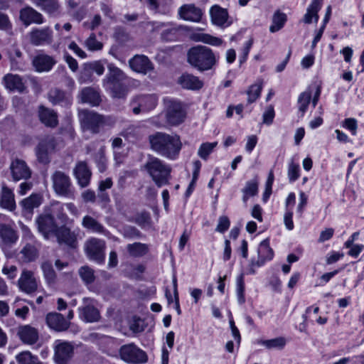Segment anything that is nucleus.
Returning a JSON list of instances; mask_svg holds the SVG:
<instances>
[{"label":"nucleus","mask_w":364,"mask_h":364,"mask_svg":"<svg viewBox=\"0 0 364 364\" xmlns=\"http://www.w3.org/2000/svg\"><path fill=\"white\" fill-rule=\"evenodd\" d=\"M3 82L6 88L9 90H18L21 92L24 89L22 80L18 75L11 73L6 74L3 77Z\"/></svg>","instance_id":"nucleus-34"},{"label":"nucleus","mask_w":364,"mask_h":364,"mask_svg":"<svg viewBox=\"0 0 364 364\" xmlns=\"http://www.w3.org/2000/svg\"><path fill=\"white\" fill-rule=\"evenodd\" d=\"M89 68L98 75H102L105 72L104 65L101 61H95L89 65Z\"/></svg>","instance_id":"nucleus-63"},{"label":"nucleus","mask_w":364,"mask_h":364,"mask_svg":"<svg viewBox=\"0 0 364 364\" xmlns=\"http://www.w3.org/2000/svg\"><path fill=\"white\" fill-rule=\"evenodd\" d=\"M299 164H294L293 161L289 165L288 168V177L290 181H295L299 177Z\"/></svg>","instance_id":"nucleus-58"},{"label":"nucleus","mask_w":364,"mask_h":364,"mask_svg":"<svg viewBox=\"0 0 364 364\" xmlns=\"http://www.w3.org/2000/svg\"><path fill=\"white\" fill-rule=\"evenodd\" d=\"M210 15L213 23L218 26H223L226 23L228 17L226 9L221 8L218 5H214L211 7Z\"/></svg>","instance_id":"nucleus-31"},{"label":"nucleus","mask_w":364,"mask_h":364,"mask_svg":"<svg viewBox=\"0 0 364 364\" xmlns=\"http://www.w3.org/2000/svg\"><path fill=\"white\" fill-rule=\"evenodd\" d=\"M311 98V93L309 91L303 92L299 95L298 98V109L301 117H303L306 112Z\"/></svg>","instance_id":"nucleus-44"},{"label":"nucleus","mask_w":364,"mask_h":364,"mask_svg":"<svg viewBox=\"0 0 364 364\" xmlns=\"http://www.w3.org/2000/svg\"><path fill=\"white\" fill-rule=\"evenodd\" d=\"M17 335L26 344L33 345L38 340V331L30 325H22L18 328Z\"/></svg>","instance_id":"nucleus-19"},{"label":"nucleus","mask_w":364,"mask_h":364,"mask_svg":"<svg viewBox=\"0 0 364 364\" xmlns=\"http://www.w3.org/2000/svg\"><path fill=\"white\" fill-rule=\"evenodd\" d=\"M54 360L57 364H68L74 355V346L71 342L56 340L54 343Z\"/></svg>","instance_id":"nucleus-7"},{"label":"nucleus","mask_w":364,"mask_h":364,"mask_svg":"<svg viewBox=\"0 0 364 364\" xmlns=\"http://www.w3.org/2000/svg\"><path fill=\"white\" fill-rule=\"evenodd\" d=\"M81 125L83 129L89 130L96 134L100 132V127L105 123L103 116L87 109L79 112Z\"/></svg>","instance_id":"nucleus-8"},{"label":"nucleus","mask_w":364,"mask_h":364,"mask_svg":"<svg viewBox=\"0 0 364 364\" xmlns=\"http://www.w3.org/2000/svg\"><path fill=\"white\" fill-rule=\"evenodd\" d=\"M74 175L82 188L89 185L92 173L85 162L77 163L74 168Z\"/></svg>","instance_id":"nucleus-23"},{"label":"nucleus","mask_w":364,"mask_h":364,"mask_svg":"<svg viewBox=\"0 0 364 364\" xmlns=\"http://www.w3.org/2000/svg\"><path fill=\"white\" fill-rule=\"evenodd\" d=\"M105 242L103 240L91 237L85 241L84 250L90 260L102 263L105 259Z\"/></svg>","instance_id":"nucleus-6"},{"label":"nucleus","mask_w":364,"mask_h":364,"mask_svg":"<svg viewBox=\"0 0 364 364\" xmlns=\"http://www.w3.org/2000/svg\"><path fill=\"white\" fill-rule=\"evenodd\" d=\"M79 312L80 317L86 322L97 321L100 317L99 311L90 304L79 308Z\"/></svg>","instance_id":"nucleus-32"},{"label":"nucleus","mask_w":364,"mask_h":364,"mask_svg":"<svg viewBox=\"0 0 364 364\" xmlns=\"http://www.w3.org/2000/svg\"><path fill=\"white\" fill-rule=\"evenodd\" d=\"M55 148L54 140L53 138H48L41 141L38 145L36 153L38 160L43 164L49 162V153Z\"/></svg>","instance_id":"nucleus-22"},{"label":"nucleus","mask_w":364,"mask_h":364,"mask_svg":"<svg viewBox=\"0 0 364 364\" xmlns=\"http://www.w3.org/2000/svg\"><path fill=\"white\" fill-rule=\"evenodd\" d=\"M11 28V23L9 18V16L0 12V30L9 31Z\"/></svg>","instance_id":"nucleus-62"},{"label":"nucleus","mask_w":364,"mask_h":364,"mask_svg":"<svg viewBox=\"0 0 364 364\" xmlns=\"http://www.w3.org/2000/svg\"><path fill=\"white\" fill-rule=\"evenodd\" d=\"M41 269L46 281L50 284L54 283L56 274L53 268L52 264L49 262H45L41 264Z\"/></svg>","instance_id":"nucleus-51"},{"label":"nucleus","mask_w":364,"mask_h":364,"mask_svg":"<svg viewBox=\"0 0 364 364\" xmlns=\"http://www.w3.org/2000/svg\"><path fill=\"white\" fill-rule=\"evenodd\" d=\"M29 38L31 43L36 46L50 44L53 41V31L49 27L33 28L29 33Z\"/></svg>","instance_id":"nucleus-12"},{"label":"nucleus","mask_w":364,"mask_h":364,"mask_svg":"<svg viewBox=\"0 0 364 364\" xmlns=\"http://www.w3.org/2000/svg\"><path fill=\"white\" fill-rule=\"evenodd\" d=\"M178 83L184 89L199 90L203 86V82L198 77L189 74L183 73L178 79Z\"/></svg>","instance_id":"nucleus-26"},{"label":"nucleus","mask_w":364,"mask_h":364,"mask_svg":"<svg viewBox=\"0 0 364 364\" xmlns=\"http://www.w3.org/2000/svg\"><path fill=\"white\" fill-rule=\"evenodd\" d=\"M262 89V80H257L255 84L250 86L247 91L248 103L251 104L257 100V99L260 96Z\"/></svg>","instance_id":"nucleus-43"},{"label":"nucleus","mask_w":364,"mask_h":364,"mask_svg":"<svg viewBox=\"0 0 364 364\" xmlns=\"http://www.w3.org/2000/svg\"><path fill=\"white\" fill-rule=\"evenodd\" d=\"M38 229L45 238H48L50 234H55L58 227L54 221L53 215L50 213L41 215L36 220Z\"/></svg>","instance_id":"nucleus-11"},{"label":"nucleus","mask_w":364,"mask_h":364,"mask_svg":"<svg viewBox=\"0 0 364 364\" xmlns=\"http://www.w3.org/2000/svg\"><path fill=\"white\" fill-rule=\"evenodd\" d=\"M178 30L176 28H169L161 33V38L166 41H175L177 37Z\"/></svg>","instance_id":"nucleus-60"},{"label":"nucleus","mask_w":364,"mask_h":364,"mask_svg":"<svg viewBox=\"0 0 364 364\" xmlns=\"http://www.w3.org/2000/svg\"><path fill=\"white\" fill-rule=\"evenodd\" d=\"M0 205L5 209L10 211L16 208V202L14 199V194L11 189L6 186H3L0 197Z\"/></svg>","instance_id":"nucleus-27"},{"label":"nucleus","mask_w":364,"mask_h":364,"mask_svg":"<svg viewBox=\"0 0 364 364\" xmlns=\"http://www.w3.org/2000/svg\"><path fill=\"white\" fill-rule=\"evenodd\" d=\"M105 87L110 92L112 97L114 98H124L128 92V88L124 84L123 81L114 83Z\"/></svg>","instance_id":"nucleus-39"},{"label":"nucleus","mask_w":364,"mask_h":364,"mask_svg":"<svg viewBox=\"0 0 364 364\" xmlns=\"http://www.w3.org/2000/svg\"><path fill=\"white\" fill-rule=\"evenodd\" d=\"M41 200L42 198L39 194H33L30 197L23 200L21 203L24 208L32 210L41 205Z\"/></svg>","instance_id":"nucleus-49"},{"label":"nucleus","mask_w":364,"mask_h":364,"mask_svg":"<svg viewBox=\"0 0 364 364\" xmlns=\"http://www.w3.org/2000/svg\"><path fill=\"white\" fill-rule=\"evenodd\" d=\"M144 168L157 187L168 183L171 168L159 158L149 157L144 164Z\"/></svg>","instance_id":"nucleus-3"},{"label":"nucleus","mask_w":364,"mask_h":364,"mask_svg":"<svg viewBox=\"0 0 364 364\" xmlns=\"http://www.w3.org/2000/svg\"><path fill=\"white\" fill-rule=\"evenodd\" d=\"M55 235L60 244H65L71 248H75L77 245V236L75 232L65 227L58 228Z\"/></svg>","instance_id":"nucleus-21"},{"label":"nucleus","mask_w":364,"mask_h":364,"mask_svg":"<svg viewBox=\"0 0 364 364\" xmlns=\"http://www.w3.org/2000/svg\"><path fill=\"white\" fill-rule=\"evenodd\" d=\"M287 21V16L284 14L280 12H276L272 18V24L269 27V31L272 33H274L280 30L284 25Z\"/></svg>","instance_id":"nucleus-46"},{"label":"nucleus","mask_w":364,"mask_h":364,"mask_svg":"<svg viewBox=\"0 0 364 364\" xmlns=\"http://www.w3.org/2000/svg\"><path fill=\"white\" fill-rule=\"evenodd\" d=\"M217 142H206L202 144L198 150V155L203 160H207L208 156L212 153L215 147L217 146Z\"/></svg>","instance_id":"nucleus-50"},{"label":"nucleus","mask_w":364,"mask_h":364,"mask_svg":"<svg viewBox=\"0 0 364 364\" xmlns=\"http://www.w3.org/2000/svg\"><path fill=\"white\" fill-rule=\"evenodd\" d=\"M20 289L27 294H31L37 289L38 284L31 271L24 269L18 279Z\"/></svg>","instance_id":"nucleus-16"},{"label":"nucleus","mask_w":364,"mask_h":364,"mask_svg":"<svg viewBox=\"0 0 364 364\" xmlns=\"http://www.w3.org/2000/svg\"><path fill=\"white\" fill-rule=\"evenodd\" d=\"M130 68L134 72L147 74L153 70L154 65L150 60L144 55H136L129 60Z\"/></svg>","instance_id":"nucleus-15"},{"label":"nucleus","mask_w":364,"mask_h":364,"mask_svg":"<svg viewBox=\"0 0 364 364\" xmlns=\"http://www.w3.org/2000/svg\"><path fill=\"white\" fill-rule=\"evenodd\" d=\"M20 19L26 26L31 23L41 24L43 23L42 14L30 6L21 9Z\"/></svg>","instance_id":"nucleus-20"},{"label":"nucleus","mask_w":364,"mask_h":364,"mask_svg":"<svg viewBox=\"0 0 364 364\" xmlns=\"http://www.w3.org/2000/svg\"><path fill=\"white\" fill-rule=\"evenodd\" d=\"M55 63L53 57L46 54H39L33 60V65L40 73L50 70Z\"/></svg>","instance_id":"nucleus-25"},{"label":"nucleus","mask_w":364,"mask_h":364,"mask_svg":"<svg viewBox=\"0 0 364 364\" xmlns=\"http://www.w3.org/2000/svg\"><path fill=\"white\" fill-rule=\"evenodd\" d=\"M166 119L171 125H177L183 122L186 113L180 102L169 100L166 101Z\"/></svg>","instance_id":"nucleus-9"},{"label":"nucleus","mask_w":364,"mask_h":364,"mask_svg":"<svg viewBox=\"0 0 364 364\" xmlns=\"http://www.w3.org/2000/svg\"><path fill=\"white\" fill-rule=\"evenodd\" d=\"M149 9L155 13L168 15L171 13V9L168 4L163 6L161 0H148Z\"/></svg>","instance_id":"nucleus-47"},{"label":"nucleus","mask_w":364,"mask_h":364,"mask_svg":"<svg viewBox=\"0 0 364 364\" xmlns=\"http://www.w3.org/2000/svg\"><path fill=\"white\" fill-rule=\"evenodd\" d=\"M39 118L42 123L47 127H55L58 124L57 114L52 109L43 106L39 108Z\"/></svg>","instance_id":"nucleus-30"},{"label":"nucleus","mask_w":364,"mask_h":364,"mask_svg":"<svg viewBox=\"0 0 364 364\" xmlns=\"http://www.w3.org/2000/svg\"><path fill=\"white\" fill-rule=\"evenodd\" d=\"M178 14L185 21L199 22L202 18L203 12L200 9L194 4H185L178 9Z\"/></svg>","instance_id":"nucleus-18"},{"label":"nucleus","mask_w":364,"mask_h":364,"mask_svg":"<svg viewBox=\"0 0 364 364\" xmlns=\"http://www.w3.org/2000/svg\"><path fill=\"white\" fill-rule=\"evenodd\" d=\"M36 6L50 15L59 13L60 5L58 0H31Z\"/></svg>","instance_id":"nucleus-29"},{"label":"nucleus","mask_w":364,"mask_h":364,"mask_svg":"<svg viewBox=\"0 0 364 364\" xmlns=\"http://www.w3.org/2000/svg\"><path fill=\"white\" fill-rule=\"evenodd\" d=\"M85 46L90 50H99L102 48V43L98 41L95 33H91L85 41Z\"/></svg>","instance_id":"nucleus-56"},{"label":"nucleus","mask_w":364,"mask_h":364,"mask_svg":"<svg viewBox=\"0 0 364 364\" xmlns=\"http://www.w3.org/2000/svg\"><path fill=\"white\" fill-rule=\"evenodd\" d=\"M78 274L86 284H92L95 279L94 270L87 265L81 267L78 270Z\"/></svg>","instance_id":"nucleus-45"},{"label":"nucleus","mask_w":364,"mask_h":364,"mask_svg":"<svg viewBox=\"0 0 364 364\" xmlns=\"http://www.w3.org/2000/svg\"><path fill=\"white\" fill-rule=\"evenodd\" d=\"M10 170L14 181L28 180L31 176V170L23 160L14 159L10 164Z\"/></svg>","instance_id":"nucleus-10"},{"label":"nucleus","mask_w":364,"mask_h":364,"mask_svg":"<svg viewBox=\"0 0 364 364\" xmlns=\"http://www.w3.org/2000/svg\"><path fill=\"white\" fill-rule=\"evenodd\" d=\"M80 97L82 103H87L92 106L99 105L100 102L99 93L92 87L83 88L80 92Z\"/></svg>","instance_id":"nucleus-33"},{"label":"nucleus","mask_w":364,"mask_h":364,"mask_svg":"<svg viewBox=\"0 0 364 364\" xmlns=\"http://www.w3.org/2000/svg\"><path fill=\"white\" fill-rule=\"evenodd\" d=\"M48 99L53 105H60L68 107L72 104L73 97L58 88H53L48 92Z\"/></svg>","instance_id":"nucleus-17"},{"label":"nucleus","mask_w":364,"mask_h":364,"mask_svg":"<svg viewBox=\"0 0 364 364\" xmlns=\"http://www.w3.org/2000/svg\"><path fill=\"white\" fill-rule=\"evenodd\" d=\"M323 0H312L306 9L303 21L305 23H311L313 21L316 23L318 20V12L321 8Z\"/></svg>","instance_id":"nucleus-28"},{"label":"nucleus","mask_w":364,"mask_h":364,"mask_svg":"<svg viewBox=\"0 0 364 364\" xmlns=\"http://www.w3.org/2000/svg\"><path fill=\"white\" fill-rule=\"evenodd\" d=\"M2 273L10 279H13L17 274V267L14 265L5 266L2 269Z\"/></svg>","instance_id":"nucleus-64"},{"label":"nucleus","mask_w":364,"mask_h":364,"mask_svg":"<svg viewBox=\"0 0 364 364\" xmlns=\"http://www.w3.org/2000/svg\"><path fill=\"white\" fill-rule=\"evenodd\" d=\"M139 104L143 112L153 109L156 105V99L152 95H141L134 98L132 105Z\"/></svg>","instance_id":"nucleus-37"},{"label":"nucleus","mask_w":364,"mask_h":364,"mask_svg":"<svg viewBox=\"0 0 364 364\" xmlns=\"http://www.w3.org/2000/svg\"><path fill=\"white\" fill-rule=\"evenodd\" d=\"M273 181H274V174H273V172L271 171L269 173L268 178L266 182L265 191L262 196V200L264 202H266L268 200V198H269V196L272 193V188Z\"/></svg>","instance_id":"nucleus-59"},{"label":"nucleus","mask_w":364,"mask_h":364,"mask_svg":"<svg viewBox=\"0 0 364 364\" xmlns=\"http://www.w3.org/2000/svg\"><path fill=\"white\" fill-rule=\"evenodd\" d=\"M0 237L6 244L14 243L18 239L16 232L5 224H0Z\"/></svg>","instance_id":"nucleus-40"},{"label":"nucleus","mask_w":364,"mask_h":364,"mask_svg":"<svg viewBox=\"0 0 364 364\" xmlns=\"http://www.w3.org/2000/svg\"><path fill=\"white\" fill-rule=\"evenodd\" d=\"M258 259L257 261H251V273L254 274L255 270L252 269L254 267H260L263 265L267 261L271 260L274 257V252L269 247V241L265 239L262 241L257 250Z\"/></svg>","instance_id":"nucleus-13"},{"label":"nucleus","mask_w":364,"mask_h":364,"mask_svg":"<svg viewBox=\"0 0 364 364\" xmlns=\"http://www.w3.org/2000/svg\"><path fill=\"white\" fill-rule=\"evenodd\" d=\"M53 188L60 196L68 198H75V192L70 176L61 171H55L51 175Z\"/></svg>","instance_id":"nucleus-4"},{"label":"nucleus","mask_w":364,"mask_h":364,"mask_svg":"<svg viewBox=\"0 0 364 364\" xmlns=\"http://www.w3.org/2000/svg\"><path fill=\"white\" fill-rule=\"evenodd\" d=\"M151 149L171 160L178 158L182 148L181 139L177 134L156 132L149 136Z\"/></svg>","instance_id":"nucleus-1"},{"label":"nucleus","mask_w":364,"mask_h":364,"mask_svg":"<svg viewBox=\"0 0 364 364\" xmlns=\"http://www.w3.org/2000/svg\"><path fill=\"white\" fill-rule=\"evenodd\" d=\"M192 38L195 41H200L215 46H219L223 43V41L220 38L205 33L193 34Z\"/></svg>","instance_id":"nucleus-42"},{"label":"nucleus","mask_w":364,"mask_h":364,"mask_svg":"<svg viewBox=\"0 0 364 364\" xmlns=\"http://www.w3.org/2000/svg\"><path fill=\"white\" fill-rule=\"evenodd\" d=\"M146 325L144 320L138 317H134L129 324L130 330L134 333H141L144 331Z\"/></svg>","instance_id":"nucleus-57"},{"label":"nucleus","mask_w":364,"mask_h":364,"mask_svg":"<svg viewBox=\"0 0 364 364\" xmlns=\"http://www.w3.org/2000/svg\"><path fill=\"white\" fill-rule=\"evenodd\" d=\"M95 161L100 171L103 172L106 169L107 160L105 156L104 148H100L96 153Z\"/></svg>","instance_id":"nucleus-55"},{"label":"nucleus","mask_w":364,"mask_h":364,"mask_svg":"<svg viewBox=\"0 0 364 364\" xmlns=\"http://www.w3.org/2000/svg\"><path fill=\"white\" fill-rule=\"evenodd\" d=\"M127 251L133 257H141L149 251L147 245L141 242H134L127 245Z\"/></svg>","instance_id":"nucleus-41"},{"label":"nucleus","mask_w":364,"mask_h":364,"mask_svg":"<svg viewBox=\"0 0 364 364\" xmlns=\"http://www.w3.org/2000/svg\"><path fill=\"white\" fill-rule=\"evenodd\" d=\"M242 201L247 203L250 197L256 196L258 193V181L256 178L246 182L245 187L242 189Z\"/></svg>","instance_id":"nucleus-38"},{"label":"nucleus","mask_w":364,"mask_h":364,"mask_svg":"<svg viewBox=\"0 0 364 364\" xmlns=\"http://www.w3.org/2000/svg\"><path fill=\"white\" fill-rule=\"evenodd\" d=\"M52 215H55L59 220L64 222L68 219L64 213V205L60 202H54L51 204L50 213Z\"/></svg>","instance_id":"nucleus-52"},{"label":"nucleus","mask_w":364,"mask_h":364,"mask_svg":"<svg viewBox=\"0 0 364 364\" xmlns=\"http://www.w3.org/2000/svg\"><path fill=\"white\" fill-rule=\"evenodd\" d=\"M237 287H236V293L237 302L240 304H243L245 302V282L244 277L242 274H240L237 277Z\"/></svg>","instance_id":"nucleus-53"},{"label":"nucleus","mask_w":364,"mask_h":364,"mask_svg":"<svg viewBox=\"0 0 364 364\" xmlns=\"http://www.w3.org/2000/svg\"><path fill=\"white\" fill-rule=\"evenodd\" d=\"M188 62L199 71L209 70L216 64L218 57L208 47L196 46L189 49Z\"/></svg>","instance_id":"nucleus-2"},{"label":"nucleus","mask_w":364,"mask_h":364,"mask_svg":"<svg viewBox=\"0 0 364 364\" xmlns=\"http://www.w3.org/2000/svg\"><path fill=\"white\" fill-rule=\"evenodd\" d=\"M81 225L85 229L92 232L100 234L105 232L104 226L95 218L88 215L82 218Z\"/></svg>","instance_id":"nucleus-35"},{"label":"nucleus","mask_w":364,"mask_h":364,"mask_svg":"<svg viewBox=\"0 0 364 364\" xmlns=\"http://www.w3.org/2000/svg\"><path fill=\"white\" fill-rule=\"evenodd\" d=\"M38 251L37 248L31 244L26 245L20 251L18 258L23 262H31L37 259Z\"/></svg>","instance_id":"nucleus-36"},{"label":"nucleus","mask_w":364,"mask_h":364,"mask_svg":"<svg viewBox=\"0 0 364 364\" xmlns=\"http://www.w3.org/2000/svg\"><path fill=\"white\" fill-rule=\"evenodd\" d=\"M230 227V220L227 216H220L215 230L219 232H225Z\"/></svg>","instance_id":"nucleus-61"},{"label":"nucleus","mask_w":364,"mask_h":364,"mask_svg":"<svg viewBox=\"0 0 364 364\" xmlns=\"http://www.w3.org/2000/svg\"><path fill=\"white\" fill-rule=\"evenodd\" d=\"M16 361L18 364H41L36 356L33 355L29 351H23L16 355Z\"/></svg>","instance_id":"nucleus-48"},{"label":"nucleus","mask_w":364,"mask_h":364,"mask_svg":"<svg viewBox=\"0 0 364 364\" xmlns=\"http://www.w3.org/2000/svg\"><path fill=\"white\" fill-rule=\"evenodd\" d=\"M107 69L108 73L102 80L104 87L123 81L126 78V75L123 71L113 64H109Z\"/></svg>","instance_id":"nucleus-24"},{"label":"nucleus","mask_w":364,"mask_h":364,"mask_svg":"<svg viewBox=\"0 0 364 364\" xmlns=\"http://www.w3.org/2000/svg\"><path fill=\"white\" fill-rule=\"evenodd\" d=\"M119 353L120 358L127 363L140 364L147 361L146 353L134 343L121 346Z\"/></svg>","instance_id":"nucleus-5"},{"label":"nucleus","mask_w":364,"mask_h":364,"mask_svg":"<svg viewBox=\"0 0 364 364\" xmlns=\"http://www.w3.org/2000/svg\"><path fill=\"white\" fill-rule=\"evenodd\" d=\"M262 344L269 349H282L286 344V340L282 337H278L270 340L263 341H262Z\"/></svg>","instance_id":"nucleus-54"},{"label":"nucleus","mask_w":364,"mask_h":364,"mask_svg":"<svg viewBox=\"0 0 364 364\" xmlns=\"http://www.w3.org/2000/svg\"><path fill=\"white\" fill-rule=\"evenodd\" d=\"M46 321L47 325L52 330L57 332H63L67 331L70 322L60 313L50 312L46 315Z\"/></svg>","instance_id":"nucleus-14"}]
</instances>
